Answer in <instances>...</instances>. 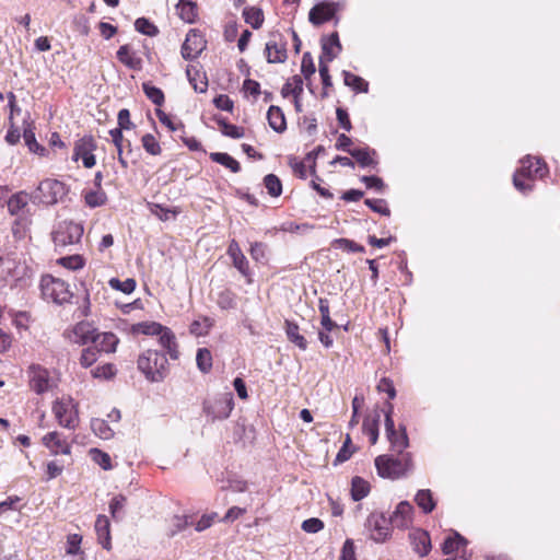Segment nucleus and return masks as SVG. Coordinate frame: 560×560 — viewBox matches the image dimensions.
Returning a JSON list of instances; mask_svg holds the SVG:
<instances>
[{
	"label": "nucleus",
	"mask_w": 560,
	"mask_h": 560,
	"mask_svg": "<svg viewBox=\"0 0 560 560\" xmlns=\"http://www.w3.org/2000/svg\"><path fill=\"white\" fill-rule=\"evenodd\" d=\"M138 369L145 378L153 383L162 382L168 373V361L164 352L148 349L137 361Z\"/></svg>",
	"instance_id": "f257e3e1"
},
{
	"label": "nucleus",
	"mask_w": 560,
	"mask_h": 560,
	"mask_svg": "<svg viewBox=\"0 0 560 560\" xmlns=\"http://www.w3.org/2000/svg\"><path fill=\"white\" fill-rule=\"evenodd\" d=\"M375 467L381 477L398 479L411 469V455L409 453L401 454V457L380 455L375 458Z\"/></svg>",
	"instance_id": "f03ea898"
},
{
	"label": "nucleus",
	"mask_w": 560,
	"mask_h": 560,
	"mask_svg": "<svg viewBox=\"0 0 560 560\" xmlns=\"http://www.w3.org/2000/svg\"><path fill=\"white\" fill-rule=\"evenodd\" d=\"M69 192L67 185L55 178H46L42 180L32 195L34 201L52 206L63 200Z\"/></svg>",
	"instance_id": "7ed1b4c3"
},
{
	"label": "nucleus",
	"mask_w": 560,
	"mask_h": 560,
	"mask_svg": "<svg viewBox=\"0 0 560 560\" xmlns=\"http://www.w3.org/2000/svg\"><path fill=\"white\" fill-rule=\"evenodd\" d=\"M522 166L517 170L513 176L514 187L521 192H528L532 190L533 185L525 183L522 178L532 180L534 177L542 178L547 173V166L539 159H536L535 164L530 156H527L521 161Z\"/></svg>",
	"instance_id": "20e7f679"
},
{
	"label": "nucleus",
	"mask_w": 560,
	"mask_h": 560,
	"mask_svg": "<svg viewBox=\"0 0 560 560\" xmlns=\"http://www.w3.org/2000/svg\"><path fill=\"white\" fill-rule=\"evenodd\" d=\"M39 288L44 300L59 305L70 302L72 298L68 283L51 275L42 277Z\"/></svg>",
	"instance_id": "39448f33"
},
{
	"label": "nucleus",
	"mask_w": 560,
	"mask_h": 560,
	"mask_svg": "<svg viewBox=\"0 0 560 560\" xmlns=\"http://www.w3.org/2000/svg\"><path fill=\"white\" fill-rule=\"evenodd\" d=\"M83 235V226L73 221L60 222L52 232V241L57 248H65L80 242Z\"/></svg>",
	"instance_id": "423d86ee"
},
{
	"label": "nucleus",
	"mask_w": 560,
	"mask_h": 560,
	"mask_svg": "<svg viewBox=\"0 0 560 560\" xmlns=\"http://www.w3.org/2000/svg\"><path fill=\"white\" fill-rule=\"evenodd\" d=\"M52 412L58 423L66 429L73 430L79 423L78 410L71 398L57 399Z\"/></svg>",
	"instance_id": "0eeeda50"
},
{
	"label": "nucleus",
	"mask_w": 560,
	"mask_h": 560,
	"mask_svg": "<svg viewBox=\"0 0 560 560\" xmlns=\"http://www.w3.org/2000/svg\"><path fill=\"white\" fill-rule=\"evenodd\" d=\"M232 394H225L214 399H206L202 411L211 421L226 419L233 409Z\"/></svg>",
	"instance_id": "6e6552de"
},
{
	"label": "nucleus",
	"mask_w": 560,
	"mask_h": 560,
	"mask_svg": "<svg viewBox=\"0 0 560 560\" xmlns=\"http://www.w3.org/2000/svg\"><path fill=\"white\" fill-rule=\"evenodd\" d=\"M390 518L383 513H371L365 522V528L370 532V538L375 542H384L390 536Z\"/></svg>",
	"instance_id": "1a4fd4ad"
},
{
	"label": "nucleus",
	"mask_w": 560,
	"mask_h": 560,
	"mask_svg": "<svg viewBox=\"0 0 560 560\" xmlns=\"http://www.w3.org/2000/svg\"><path fill=\"white\" fill-rule=\"evenodd\" d=\"M343 2L323 1L311 9L308 20L313 25H322L331 20L336 12L343 9Z\"/></svg>",
	"instance_id": "9d476101"
},
{
	"label": "nucleus",
	"mask_w": 560,
	"mask_h": 560,
	"mask_svg": "<svg viewBox=\"0 0 560 560\" xmlns=\"http://www.w3.org/2000/svg\"><path fill=\"white\" fill-rule=\"evenodd\" d=\"M207 42L202 34L197 30H190L182 46V56L186 60L197 58L206 48Z\"/></svg>",
	"instance_id": "9b49d317"
},
{
	"label": "nucleus",
	"mask_w": 560,
	"mask_h": 560,
	"mask_svg": "<svg viewBox=\"0 0 560 560\" xmlns=\"http://www.w3.org/2000/svg\"><path fill=\"white\" fill-rule=\"evenodd\" d=\"M96 149V143L93 137L85 136L77 141L73 152V160H82L83 165L86 168H91L95 165L96 160L93 151Z\"/></svg>",
	"instance_id": "f8f14e48"
},
{
	"label": "nucleus",
	"mask_w": 560,
	"mask_h": 560,
	"mask_svg": "<svg viewBox=\"0 0 560 560\" xmlns=\"http://www.w3.org/2000/svg\"><path fill=\"white\" fill-rule=\"evenodd\" d=\"M385 431L386 436L390 443L392 451L398 454H402V452L409 445V439L406 432V428L404 425H400L399 430H396L394 420L388 418L386 421Z\"/></svg>",
	"instance_id": "ddd939ff"
},
{
	"label": "nucleus",
	"mask_w": 560,
	"mask_h": 560,
	"mask_svg": "<svg viewBox=\"0 0 560 560\" xmlns=\"http://www.w3.org/2000/svg\"><path fill=\"white\" fill-rule=\"evenodd\" d=\"M28 377L31 388L37 394L46 393L52 386L48 371L40 365H31Z\"/></svg>",
	"instance_id": "4468645a"
},
{
	"label": "nucleus",
	"mask_w": 560,
	"mask_h": 560,
	"mask_svg": "<svg viewBox=\"0 0 560 560\" xmlns=\"http://www.w3.org/2000/svg\"><path fill=\"white\" fill-rule=\"evenodd\" d=\"M42 442L50 451L52 455L71 454V445L57 431H52L44 435Z\"/></svg>",
	"instance_id": "2eb2a0df"
},
{
	"label": "nucleus",
	"mask_w": 560,
	"mask_h": 560,
	"mask_svg": "<svg viewBox=\"0 0 560 560\" xmlns=\"http://www.w3.org/2000/svg\"><path fill=\"white\" fill-rule=\"evenodd\" d=\"M118 343L119 339L115 334L98 332L91 347L95 348L96 352L101 355L103 353H114Z\"/></svg>",
	"instance_id": "dca6fc26"
},
{
	"label": "nucleus",
	"mask_w": 560,
	"mask_h": 560,
	"mask_svg": "<svg viewBox=\"0 0 560 560\" xmlns=\"http://www.w3.org/2000/svg\"><path fill=\"white\" fill-rule=\"evenodd\" d=\"M98 332L91 323L81 322L73 328L74 342L83 346L92 345Z\"/></svg>",
	"instance_id": "f3484780"
},
{
	"label": "nucleus",
	"mask_w": 560,
	"mask_h": 560,
	"mask_svg": "<svg viewBox=\"0 0 560 560\" xmlns=\"http://www.w3.org/2000/svg\"><path fill=\"white\" fill-rule=\"evenodd\" d=\"M228 255L233 261V266L245 277L249 276L248 261L243 254L238 243L232 240L228 247Z\"/></svg>",
	"instance_id": "a211bd4d"
},
{
	"label": "nucleus",
	"mask_w": 560,
	"mask_h": 560,
	"mask_svg": "<svg viewBox=\"0 0 560 560\" xmlns=\"http://www.w3.org/2000/svg\"><path fill=\"white\" fill-rule=\"evenodd\" d=\"M412 510L409 502H400L390 516V523L398 528L407 527L411 521Z\"/></svg>",
	"instance_id": "6ab92c4d"
},
{
	"label": "nucleus",
	"mask_w": 560,
	"mask_h": 560,
	"mask_svg": "<svg viewBox=\"0 0 560 560\" xmlns=\"http://www.w3.org/2000/svg\"><path fill=\"white\" fill-rule=\"evenodd\" d=\"M161 347L168 353L172 360L178 359V350L175 341V335L170 328L162 326L161 332H158Z\"/></svg>",
	"instance_id": "aec40b11"
},
{
	"label": "nucleus",
	"mask_w": 560,
	"mask_h": 560,
	"mask_svg": "<svg viewBox=\"0 0 560 560\" xmlns=\"http://www.w3.org/2000/svg\"><path fill=\"white\" fill-rule=\"evenodd\" d=\"M267 61L269 63H282L287 60L285 44H278L275 40H269L265 48Z\"/></svg>",
	"instance_id": "412c9836"
},
{
	"label": "nucleus",
	"mask_w": 560,
	"mask_h": 560,
	"mask_svg": "<svg viewBox=\"0 0 560 560\" xmlns=\"http://www.w3.org/2000/svg\"><path fill=\"white\" fill-rule=\"evenodd\" d=\"M117 59L126 67L132 70H140L142 68V60L135 52L130 51L128 45H122L117 50Z\"/></svg>",
	"instance_id": "4be33fe9"
},
{
	"label": "nucleus",
	"mask_w": 560,
	"mask_h": 560,
	"mask_svg": "<svg viewBox=\"0 0 560 560\" xmlns=\"http://www.w3.org/2000/svg\"><path fill=\"white\" fill-rule=\"evenodd\" d=\"M95 530L103 548L110 549L109 521L105 515H98L95 522Z\"/></svg>",
	"instance_id": "5701e85b"
},
{
	"label": "nucleus",
	"mask_w": 560,
	"mask_h": 560,
	"mask_svg": "<svg viewBox=\"0 0 560 560\" xmlns=\"http://www.w3.org/2000/svg\"><path fill=\"white\" fill-rule=\"evenodd\" d=\"M267 119L269 122V126L276 131V132H283L287 128L284 114L281 110L280 107L271 105L267 112Z\"/></svg>",
	"instance_id": "b1692460"
},
{
	"label": "nucleus",
	"mask_w": 560,
	"mask_h": 560,
	"mask_svg": "<svg viewBox=\"0 0 560 560\" xmlns=\"http://www.w3.org/2000/svg\"><path fill=\"white\" fill-rule=\"evenodd\" d=\"M348 153L355 159L361 167H369L376 165V161L373 159V155L376 154L375 150H370L369 148L353 149L348 150Z\"/></svg>",
	"instance_id": "393cba45"
},
{
	"label": "nucleus",
	"mask_w": 560,
	"mask_h": 560,
	"mask_svg": "<svg viewBox=\"0 0 560 560\" xmlns=\"http://www.w3.org/2000/svg\"><path fill=\"white\" fill-rule=\"evenodd\" d=\"M341 50L338 33H332L325 43H323V56L327 62L332 61L337 54Z\"/></svg>",
	"instance_id": "a878e982"
},
{
	"label": "nucleus",
	"mask_w": 560,
	"mask_h": 560,
	"mask_svg": "<svg viewBox=\"0 0 560 560\" xmlns=\"http://www.w3.org/2000/svg\"><path fill=\"white\" fill-rule=\"evenodd\" d=\"M243 18L254 30L260 28L265 21L264 12L258 7H246L243 10Z\"/></svg>",
	"instance_id": "bb28decb"
},
{
	"label": "nucleus",
	"mask_w": 560,
	"mask_h": 560,
	"mask_svg": "<svg viewBox=\"0 0 560 560\" xmlns=\"http://www.w3.org/2000/svg\"><path fill=\"white\" fill-rule=\"evenodd\" d=\"M303 92V80L300 75H293L291 80H289L281 90V94L283 97H288L289 95H293L295 102L298 103L299 96ZM299 108V105L296 104Z\"/></svg>",
	"instance_id": "cd10ccee"
},
{
	"label": "nucleus",
	"mask_w": 560,
	"mask_h": 560,
	"mask_svg": "<svg viewBox=\"0 0 560 560\" xmlns=\"http://www.w3.org/2000/svg\"><path fill=\"white\" fill-rule=\"evenodd\" d=\"M381 415L375 412L373 417H366L363 421V432L370 436L371 444H375L378 440V423Z\"/></svg>",
	"instance_id": "c85d7f7f"
},
{
	"label": "nucleus",
	"mask_w": 560,
	"mask_h": 560,
	"mask_svg": "<svg viewBox=\"0 0 560 560\" xmlns=\"http://www.w3.org/2000/svg\"><path fill=\"white\" fill-rule=\"evenodd\" d=\"M0 266H5L8 271L12 272V277L15 281H21L30 276V269L27 268V266L22 264L15 265L10 259H4L3 257H0Z\"/></svg>",
	"instance_id": "c756f323"
},
{
	"label": "nucleus",
	"mask_w": 560,
	"mask_h": 560,
	"mask_svg": "<svg viewBox=\"0 0 560 560\" xmlns=\"http://www.w3.org/2000/svg\"><path fill=\"white\" fill-rule=\"evenodd\" d=\"M299 326L295 323L285 322V332L288 336V339L296 345L301 350L307 349V341L299 331Z\"/></svg>",
	"instance_id": "7c9ffc66"
},
{
	"label": "nucleus",
	"mask_w": 560,
	"mask_h": 560,
	"mask_svg": "<svg viewBox=\"0 0 560 560\" xmlns=\"http://www.w3.org/2000/svg\"><path fill=\"white\" fill-rule=\"evenodd\" d=\"M176 8L183 21L187 23L195 22V19L197 18V8L194 2L189 0H179Z\"/></svg>",
	"instance_id": "2f4dec72"
},
{
	"label": "nucleus",
	"mask_w": 560,
	"mask_h": 560,
	"mask_svg": "<svg viewBox=\"0 0 560 560\" xmlns=\"http://www.w3.org/2000/svg\"><path fill=\"white\" fill-rule=\"evenodd\" d=\"M30 195L20 191L8 200V210L11 214H19L28 203Z\"/></svg>",
	"instance_id": "473e14b6"
},
{
	"label": "nucleus",
	"mask_w": 560,
	"mask_h": 560,
	"mask_svg": "<svg viewBox=\"0 0 560 560\" xmlns=\"http://www.w3.org/2000/svg\"><path fill=\"white\" fill-rule=\"evenodd\" d=\"M370 493V483L361 477H354L351 482V497L354 501L364 499Z\"/></svg>",
	"instance_id": "72a5a7b5"
},
{
	"label": "nucleus",
	"mask_w": 560,
	"mask_h": 560,
	"mask_svg": "<svg viewBox=\"0 0 560 560\" xmlns=\"http://www.w3.org/2000/svg\"><path fill=\"white\" fill-rule=\"evenodd\" d=\"M342 74L347 86L352 88L355 92L366 93L369 91V83L361 77L349 71H343Z\"/></svg>",
	"instance_id": "f704fd0d"
},
{
	"label": "nucleus",
	"mask_w": 560,
	"mask_h": 560,
	"mask_svg": "<svg viewBox=\"0 0 560 560\" xmlns=\"http://www.w3.org/2000/svg\"><path fill=\"white\" fill-rule=\"evenodd\" d=\"M210 159L211 161L230 168L233 173H238L241 171L240 163L228 153L213 152L210 154Z\"/></svg>",
	"instance_id": "c9c22d12"
},
{
	"label": "nucleus",
	"mask_w": 560,
	"mask_h": 560,
	"mask_svg": "<svg viewBox=\"0 0 560 560\" xmlns=\"http://www.w3.org/2000/svg\"><path fill=\"white\" fill-rule=\"evenodd\" d=\"M418 506L424 512L430 513L435 508V502L432 498V493L430 490H419L415 498Z\"/></svg>",
	"instance_id": "e433bc0d"
},
{
	"label": "nucleus",
	"mask_w": 560,
	"mask_h": 560,
	"mask_svg": "<svg viewBox=\"0 0 560 560\" xmlns=\"http://www.w3.org/2000/svg\"><path fill=\"white\" fill-rule=\"evenodd\" d=\"M91 429L98 438L109 440L114 436V430L103 419H92Z\"/></svg>",
	"instance_id": "4c0bfd02"
},
{
	"label": "nucleus",
	"mask_w": 560,
	"mask_h": 560,
	"mask_svg": "<svg viewBox=\"0 0 560 560\" xmlns=\"http://www.w3.org/2000/svg\"><path fill=\"white\" fill-rule=\"evenodd\" d=\"M162 325L155 322H142L132 325L131 331L136 335H149V336H156L158 332H161Z\"/></svg>",
	"instance_id": "58836bf2"
},
{
	"label": "nucleus",
	"mask_w": 560,
	"mask_h": 560,
	"mask_svg": "<svg viewBox=\"0 0 560 560\" xmlns=\"http://www.w3.org/2000/svg\"><path fill=\"white\" fill-rule=\"evenodd\" d=\"M213 326V319L210 317H199L190 324V332L196 336H205Z\"/></svg>",
	"instance_id": "ea45409f"
},
{
	"label": "nucleus",
	"mask_w": 560,
	"mask_h": 560,
	"mask_svg": "<svg viewBox=\"0 0 560 560\" xmlns=\"http://www.w3.org/2000/svg\"><path fill=\"white\" fill-rule=\"evenodd\" d=\"M467 542L468 541L465 537H463L457 532H454L453 536L447 537L443 542L442 550L445 555H450L456 551L459 548V546L467 545Z\"/></svg>",
	"instance_id": "a19ab883"
},
{
	"label": "nucleus",
	"mask_w": 560,
	"mask_h": 560,
	"mask_svg": "<svg viewBox=\"0 0 560 560\" xmlns=\"http://www.w3.org/2000/svg\"><path fill=\"white\" fill-rule=\"evenodd\" d=\"M85 203L91 208L101 207L106 203L107 196L103 189L89 190L84 194Z\"/></svg>",
	"instance_id": "79ce46f5"
},
{
	"label": "nucleus",
	"mask_w": 560,
	"mask_h": 560,
	"mask_svg": "<svg viewBox=\"0 0 560 560\" xmlns=\"http://www.w3.org/2000/svg\"><path fill=\"white\" fill-rule=\"evenodd\" d=\"M196 363H197L198 369L202 373L210 372V370L212 368V355H211L210 350H208L207 348L198 349L197 354H196Z\"/></svg>",
	"instance_id": "37998d69"
},
{
	"label": "nucleus",
	"mask_w": 560,
	"mask_h": 560,
	"mask_svg": "<svg viewBox=\"0 0 560 560\" xmlns=\"http://www.w3.org/2000/svg\"><path fill=\"white\" fill-rule=\"evenodd\" d=\"M142 90L145 96L156 106H161L164 103V93L161 89L152 85L150 82L142 83Z\"/></svg>",
	"instance_id": "c03bdc74"
},
{
	"label": "nucleus",
	"mask_w": 560,
	"mask_h": 560,
	"mask_svg": "<svg viewBox=\"0 0 560 560\" xmlns=\"http://www.w3.org/2000/svg\"><path fill=\"white\" fill-rule=\"evenodd\" d=\"M126 497L118 494L114 497L109 503V512L114 520L120 521L124 517V508L126 504Z\"/></svg>",
	"instance_id": "a18cd8bd"
},
{
	"label": "nucleus",
	"mask_w": 560,
	"mask_h": 560,
	"mask_svg": "<svg viewBox=\"0 0 560 560\" xmlns=\"http://www.w3.org/2000/svg\"><path fill=\"white\" fill-rule=\"evenodd\" d=\"M264 185L271 197H279L282 194V184L275 174H268L264 178Z\"/></svg>",
	"instance_id": "49530a36"
},
{
	"label": "nucleus",
	"mask_w": 560,
	"mask_h": 560,
	"mask_svg": "<svg viewBox=\"0 0 560 560\" xmlns=\"http://www.w3.org/2000/svg\"><path fill=\"white\" fill-rule=\"evenodd\" d=\"M135 28L139 33L151 36V37L156 36L159 33L158 27L145 18L137 19L135 22Z\"/></svg>",
	"instance_id": "de8ad7c7"
},
{
	"label": "nucleus",
	"mask_w": 560,
	"mask_h": 560,
	"mask_svg": "<svg viewBox=\"0 0 560 560\" xmlns=\"http://www.w3.org/2000/svg\"><path fill=\"white\" fill-rule=\"evenodd\" d=\"M112 289L121 291L122 293L130 294L136 289V281L131 278L126 279L125 281H120L117 278H112L108 281Z\"/></svg>",
	"instance_id": "09e8293b"
},
{
	"label": "nucleus",
	"mask_w": 560,
	"mask_h": 560,
	"mask_svg": "<svg viewBox=\"0 0 560 560\" xmlns=\"http://www.w3.org/2000/svg\"><path fill=\"white\" fill-rule=\"evenodd\" d=\"M191 524H192L191 516L175 515L172 518L168 535L174 536V535H176L177 533H179L180 530L185 529L186 527H188Z\"/></svg>",
	"instance_id": "8fccbe9b"
},
{
	"label": "nucleus",
	"mask_w": 560,
	"mask_h": 560,
	"mask_svg": "<svg viewBox=\"0 0 560 560\" xmlns=\"http://www.w3.org/2000/svg\"><path fill=\"white\" fill-rule=\"evenodd\" d=\"M23 139L28 150L33 153L43 154L45 148L42 147L35 139V133L31 128H25L23 132Z\"/></svg>",
	"instance_id": "3c124183"
},
{
	"label": "nucleus",
	"mask_w": 560,
	"mask_h": 560,
	"mask_svg": "<svg viewBox=\"0 0 560 560\" xmlns=\"http://www.w3.org/2000/svg\"><path fill=\"white\" fill-rule=\"evenodd\" d=\"M218 122L221 126V132L224 136L233 138V139H241L244 137L243 128L232 125V124H229L223 119L218 120Z\"/></svg>",
	"instance_id": "603ef678"
},
{
	"label": "nucleus",
	"mask_w": 560,
	"mask_h": 560,
	"mask_svg": "<svg viewBox=\"0 0 560 560\" xmlns=\"http://www.w3.org/2000/svg\"><path fill=\"white\" fill-rule=\"evenodd\" d=\"M100 358V354L96 352L95 348L86 347L82 350L79 362L82 368L92 366Z\"/></svg>",
	"instance_id": "864d4df0"
},
{
	"label": "nucleus",
	"mask_w": 560,
	"mask_h": 560,
	"mask_svg": "<svg viewBox=\"0 0 560 560\" xmlns=\"http://www.w3.org/2000/svg\"><path fill=\"white\" fill-rule=\"evenodd\" d=\"M143 149L151 155L161 154V145L155 137L151 133H147L141 138Z\"/></svg>",
	"instance_id": "5fc2aeb1"
},
{
	"label": "nucleus",
	"mask_w": 560,
	"mask_h": 560,
	"mask_svg": "<svg viewBox=\"0 0 560 560\" xmlns=\"http://www.w3.org/2000/svg\"><path fill=\"white\" fill-rule=\"evenodd\" d=\"M58 264L70 270H78L83 268L84 258L80 255H71L58 259Z\"/></svg>",
	"instance_id": "6e6d98bb"
},
{
	"label": "nucleus",
	"mask_w": 560,
	"mask_h": 560,
	"mask_svg": "<svg viewBox=\"0 0 560 560\" xmlns=\"http://www.w3.org/2000/svg\"><path fill=\"white\" fill-rule=\"evenodd\" d=\"M90 454H91L92 459L97 465H100L103 469H105V470L112 469V459L107 453L102 452L97 448H92L90 451Z\"/></svg>",
	"instance_id": "4d7b16f0"
},
{
	"label": "nucleus",
	"mask_w": 560,
	"mask_h": 560,
	"mask_svg": "<svg viewBox=\"0 0 560 560\" xmlns=\"http://www.w3.org/2000/svg\"><path fill=\"white\" fill-rule=\"evenodd\" d=\"M416 540L415 549L417 553L421 557L427 556L431 549L430 539L427 533H419Z\"/></svg>",
	"instance_id": "13d9d810"
},
{
	"label": "nucleus",
	"mask_w": 560,
	"mask_h": 560,
	"mask_svg": "<svg viewBox=\"0 0 560 560\" xmlns=\"http://www.w3.org/2000/svg\"><path fill=\"white\" fill-rule=\"evenodd\" d=\"M364 203L374 212L388 217L390 210L384 199H365Z\"/></svg>",
	"instance_id": "bf43d9fd"
},
{
	"label": "nucleus",
	"mask_w": 560,
	"mask_h": 560,
	"mask_svg": "<svg viewBox=\"0 0 560 560\" xmlns=\"http://www.w3.org/2000/svg\"><path fill=\"white\" fill-rule=\"evenodd\" d=\"M218 305L222 310H229L235 307V295L230 290H224L218 295Z\"/></svg>",
	"instance_id": "052dcab7"
},
{
	"label": "nucleus",
	"mask_w": 560,
	"mask_h": 560,
	"mask_svg": "<svg viewBox=\"0 0 560 560\" xmlns=\"http://www.w3.org/2000/svg\"><path fill=\"white\" fill-rule=\"evenodd\" d=\"M91 374L94 378L108 380L115 375V368L113 364L106 363L104 365L96 366L91 371Z\"/></svg>",
	"instance_id": "680f3d73"
},
{
	"label": "nucleus",
	"mask_w": 560,
	"mask_h": 560,
	"mask_svg": "<svg viewBox=\"0 0 560 560\" xmlns=\"http://www.w3.org/2000/svg\"><path fill=\"white\" fill-rule=\"evenodd\" d=\"M155 113L160 122L165 125L171 131L184 130V125L180 121H173V119L163 110L156 109Z\"/></svg>",
	"instance_id": "e2e57ef3"
},
{
	"label": "nucleus",
	"mask_w": 560,
	"mask_h": 560,
	"mask_svg": "<svg viewBox=\"0 0 560 560\" xmlns=\"http://www.w3.org/2000/svg\"><path fill=\"white\" fill-rule=\"evenodd\" d=\"M316 71L315 65L313 62V58L310 52H305L302 58L301 63V72L303 75L308 79Z\"/></svg>",
	"instance_id": "0e129e2a"
},
{
	"label": "nucleus",
	"mask_w": 560,
	"mask_h": 560,
	"mask_svg": "<svg viewBox=\"0 0 560 560\" xmlns=\"http://www.w3.org/2000/svg\"><path fill=\"white\" fill-rule=\"evenodd\" d=\"M249 254L252 258L258 262L266 260V245L259 242H255L250 245Z\"/></svg>",
	"instance_id": "69168bd1"
},
{
	"label": "nucleus",
	"mask_w": 560,
	"mask_h": 560,
	"mask_svg": "<svg viewBox=\"0 0 560 560\" xmlns=\"http://www.w3.org/2000/svg\"><path fill=\"white\" fill-rule=\"evenodd\" d=\"M324 528V523L316 517L307 518L302 523V529L306 533L315 534Z\"/></svg>",
	"instance_id": "338daca9"
},
{
	"label": "nucleus",
	"mask_w": 560,
	"mask_h": 560,
	"mask_svg": "<svg viewBox=\"0 0 560 560\" xmlns=\"http://www.w3.org/2000/svg\"><path fill=\"white\" fill-rule=\"evenodd\" d=\"M335 243L339 248H342V249H346L349 252H353V253L364 252V247L362 245H360L351 240H348V238H339V240H336Z\"/></svg>",
	"instance_id": "774afa93"
}]
</instances>
